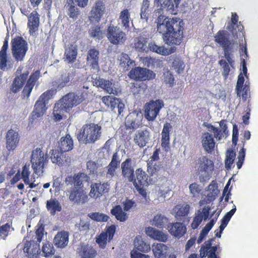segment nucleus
Instances as JSON below:
<instances>
[{
    "label": "nucleus",
    "instance_id": "1",
    "mask_svg": "<svg viewBox=\"0 0 258 258\" xmlns=\"http://www.w3.org/2000/svg\"><path fill=\"white\" fill-rule=\"evenodd\" d=\"M162 13V9L154 12V15L158 16L156 20L157 31L162 35L163 40L167 44H180L182 38V21L176 17H166Z\"/></svg>",
    "mask_w": 258,
    "mask_h": 258
},
{
    "label": "nucleus",
    "instance_id": "2",
    "mask_svg": "<svg viewBox=\"0 0 258 258\" xmlns=\"http://www.w3.org/2000/svg\"><path fill=\"white\" fill-rule=\"evenodd\" d=\"M101 126L98 124H84L77 135V138L82 144L94 143L101 136Z\"/></svg>",
    "mask_w": 258,
    "mask_h": 258
},
{
    "label": "nucleus",
    "instance_id": "3",
    "mask_svg": "<svg viewBox=\"0 0 258 258\" xmlns=\"http://www.w3.org/2000/svg\"><path fill=\"white\" fill-rule=\"evenodd\" d=\"M87 96L86 93H83L81 95L70 93L63 96L58 102L54 105V110L60 112H68L73 107L77 106L85 99Z\"/></svg>",
    "mask_w": 258,
    "mask_h": 258
},
{
    "label": "nucleus",
    "instance_id": "4",
    "mask_svg": "<svg viewBox=\"0 0 258 258\" xmlns=\"http://www.w3.org/2000/svg\"><path fill=\"white\" fill-rule=\"evenodd\" d=\"M198 169L201 182L208 181L211 178L214 169L213 161L206 156H203L198 160Z\"/></svg>",
    "mask_w": 258,
    "mask_h": 258
},
{
    "label": "nucleus",
    "instance_id": "5",
    "mask_svg": "<svg viewBox=\"0 0 258 258\" xmlns=\"http://www.w3.org/2000/svg\"><path fill=\"white\" fill-rule=\"evenodd\" d=\"M47 161V158L40 148L33 150L31 155V162L34 172L38 176L41 175L44 172V165Z\"/></svg>",
    "mask_w": 258,
    "mask_h": 258
},
{
    "label": "nucleus",
    "instance_id": "6",
    "mask_svg": "<svg viewBox=\"0 0 258 258\" xmlns=\"http://www.w3.org/2000/svg\"><path fill=\"white\" fill-rule=\"evenodd\" d=\"M28 49L27 42L21 37L12 41V53L15 59L19 61L23 60Z\"/></svg>",
    "mask_w": 258,
    "mask_h": 258
},
{
    "label": "nucleus",
    "instance_id": "7",
    "mask_svg": "<svg viewBox=\"0 0 258 258\" xmlns=\"http://www.w3.org/2000/svg\"><path fill=\"white\" fill-rule=\"evenodd\" d=\"M164 106L162 100H151L144 106L145 117L148 121H153L156 118L160 110Z\"/></svg>",
    "mask_w": 258,
    "mask_h": 258
},
{
    "label": "nucleus",
    "instance_id": "8",
    "mask_svg": "<svg viewBox=\"0 0 258 258\" xmlns=\"http://www.w3.org/2000/svg\"><path fill=\"white\" fill-rule=\"evenodd\" d=\"M67 195L69 201L74 204H84L88 201L86 192L83 189L76 186H70L67 190Z\"/></svg>",
    "mask_w": 258,
    "mask_h": 258
},
{
    "label": "nucleus",
    "instance_id": "9",
    "mask_svg": "<svg viewBox=\"0 0 258 258\" xmlns=\"http://www.w3.org/2000/svg\"><path fill=\"white\" fill-rule=\"evenodd\" d=\"M207 128L208 132L213 134L217 141L224 142L228 136L227 126L224 120H221L216 125H208Z\"/></svg>",
    "mask_w": 258,
    "mask_h": 258
},
{
    "label": "nucleus",
    "instance_id": "10",
    "mask_svg": "<svg viewBox=\"0 0 258 258\" xmlns=\"http://www.w3.org/2000/svg\"><path fill=\"white\" fill-rule=\"evenodd\" d=\"M50 91L45 92L39 98L35 103L34 109L31 113V118L33 120L42 116L46 111V102L50 99L49 94Z\"/></svg>",
    "mask_w": 258,
    "mask_h": 258
},
{
    "label": "nucleus",
    "instance_id": "11",
    "mask_svg": "<svg viewBox=\"0 0 258 258\" xmlns=\"http://www.w3.org/2000/svg\"><path fill=\"white\" fill-rule=\"evenodd\" d=\"M107 37L110 43L113 44H123L126 40L125 33L119 27L113 25L108 27Z\"/></svg>",
    "mask_w": 258,
    "mask_h": 258
},
{
    "label": "nucleus",
    "instance_id": "12",
    "mask_svg": "<svg viewBox=\"0 0 258 258\" xmlns=\"http://www.w3.org/2000/svg\"><path fill=\"white\" fill-rule=\"evenodd\" d=\"M93 83L94 86L100 87L107 93L117 95L119 92L117 86L114 83L113 80L96 78L93 81Z\"/></svg>",
    "mask_w": 258,
    "mask_h": 258
},
{
    "label": "nucleus",
    "instance_id": "13",
    "mask_svg": "<svg viewBox=\"0 0 258 258\" xmlns=\"http://www.w3.org/2000/svg\"><path fill=\"white\" fill-rule=\"evenodd\" d=\"M89 180V177L85 173L79 172L74 175L66 177L64 182L67 186H76L83 189L84 185Z\"/></svg>",
    "mask_w": 258,
    "mask_h": 258
},
{
    "label": "nucleus",
    "instance_id": "14",
    "mask_svg": "<svg viewBox=\"0 0 258 258\" xmlns=\"http://www.w3.org/2000/svg\"><path fill=\"white\" fill-rule=\"evenodd\" d=\"M121 158L117 152L113 154L111 161L106 167L104 173L106 179L111 180L117 174L116 169L119 166Z\"/></svg>",
    "mask_w": 258,
    "mask_h": 258
},
{
    "label": "nucleus",
    "instance_id": "15",
    "mask_svg": "<svg viewBox=\"0 0 258 258\" xmlns=\"http://www.w3.org/2000/svg\"><path fill=\"white\" fill-rule=\"evenodd\" d=\"M23 69V67L19 66L16 72V77L13 81L11 88L12 91L15 93L21 89L29 74L27 70L22 72Z\"/></svg>",
    "mask_w": 258,
    "mask_h": 258
},
{
    "label": "nucleus",
    "instance_id": "16",
    "mask_svg": "<svg viewBox=\"0 0 258 258\" xmlns=\"http://www.w3.org/2000/svg\"><path fill=\"white\" fill-rule=\"evenodd\" d=\"M129 77L135 80H146L154 78L155 74L150 70L137 67L130 72Z\"/></svg>",
    "mask_w": 258,
    "mask_h": 258
},
{
    "label": "nucleus",
    "instance_id": "17",
    "mask_svg": "<svg viewBox=\"0 0 258 258\" xmlns=\"http://www.w3.org/2000/svg\"><path fill=\"white\" fill-rule=\"evenodd\" d=\"M105 12L104 3L101 1L95 3L92 7L89 15V19L91 22H99Z\"/></svg>",
    "mask_w": 258,
    "mask_h": 258
},
{
    "label": "nucleus",
    "instance_id": "18",
    "mask_svg": "<svg viewBox=\"0 0 258 258\" xmlns=\"http://www.w3.org/2000/svg\"><path fill=\"white\" fill-rule=\"evenodd\" d=\"M115 226L112 225L106 228L105 232H102L96 237V242L100 247L104 248L107 242H109L112 239L115 232Z\"/></svg>",
    "mask_w": 258,
    "mask_h": 258
},
{
    "label": "nucleus",
    "instance_id": "19",
    "mask_svg": "<svg viewBox=\"0 0 258 258\" xmlns=\"http://www.w3.org/2000/svg\"><path fill=\"white\" fill-rule=\"evenodd\" d=\"M143 113L141 111H135L130 113L125 118V126L127 128L136 129L142 124Z\"/></svg>",
    "mask_w": 258,
    "mask_h": 258
},
{
    "label": "nucleus",
    "instance_id": "20",
    "mask_svg": "<svg viewBox=\"0 0 258 258\" xmlns=\"http://www.w3.org/2000/svg\"><path fill=\"white\" fill-rule=\"evenodd\" d=\"M44 237V228L43 227H39L36 231V238L37 239V242L35 244V247H31V244L28 242L25 244V245L23 248L24 252L27 253L29 257H31L34 254L37 253L39 250V243L42 241Z\"/></svg>",
    "mask_w": 258,
    "mask_h": 258
},
{
    "label": "nucleus",
    "instance_id": "21",
    "mask_svg": "<svg viewBox=\"0 0 258 258\" xmlns=\"http://www.w3.org/2000/svg\"><path fill=\"white\" fill-rule=\"evenodd\" d=\"M110 185L107 183H94L91 185V190L89 196L94 199L99 198L104 193L107 192L109 189Z\"/></svg>",
    "mask_w": 258,
    "mask_h": 258
},
{
    "label": "nucleus",
    "instance_id": "22",
    "mask_svg": "<svg viewBox=\"0 0 258 258\" xmlns=\"http://www.w3.org/2000/svg\"><path fill=\"white\" fill-rule=\"evenodd\" d=\"M150 133L147 129L138 131L134 138V141L140 147H145L150 141Z\"/></svg>",
    "mask_w": 258,
    "mask_h": 258
},
{
    "label": "nucleus",
    "instance_id": "23",
    "mask_svg": "<svg viewBox=\"0 0 258 258\" xmlns=\"http://www.w3.org/2000/svg\"><path fill=\"white\" fill-rule=\"evenodd\" d=\"M167 229L171 235L177 238L182 236L186 231V226L180 222L169 223Z\"/></svg>",
    "mask_w": 258,
    "mask_h": 258
},
{
    "label": "nucleus",
    "instance_id": "24",
    "mask_svg": "<svg viewBox=\"0 0 258 258\" xmlns=\"http://www.w3.org/2000/svg\"><path fill=\"white\" fill-rule=\"evenodd\" d=\"M19 142L18 132L14 130H10L6 135V147L9 151L14 150Z\"/></svg>",
    "mask_w": 258,
    "mask_h": 258
},
{
    "label": "nucleus",
    "instance_id": "25",
    "mask_svg": "<svg viewBox=\"0 0 258 258\" xmlns=\"http://www.w3.org/2000/svg\"><path fill=\"white\" fill-rule=\"evenodd\" d=\"M77 251L81 258H94L96 255V250L88 244L81 243Z\"/></svg>",
    "mask_w": 258,
    "mask_h": 258
},
{
    "label": "nucleus",
    "instance_id": "26",
    "mask_svg": "<svg viewBox=\"0 0 258 258\" xmlns=\"http://www.w3.org/2000/svg\"><path fill=\"white\" fill-rule=\"evenodd\" d=\"M122 175L127 179L129 181H133L134 179V168L132 164L130 158L126 159L121 165Z\"/></svg>",
    "mask_w": 258,
    "mask_h": 258
},
{
    "label": "nucleus",
    "instance_id": "27",
    "mask_svg": "<svg viewBox=\"0 0 258 258\" xmlns=\"http://www.w3.org/2000/svg\"><path fill=\"white\" fill-rule=\"evenodd\" d=\"M145 232L146 234L151 238L162 242H165L168 239V235L166 233L152 227L146 228Z\"/></svg>",
    "mask_w": 258,
    "mask_h": 258
},
{
    "label": "nucleus",
    "instance_id": "28",
    "mask_svg": "<svg viewBox=\"0 0 258 258\" xmlns=\"http://www.w3.org/2000/svg\"><path fill=\"white\" fill-rule=\"evenodd\" d=\"M155 2L171 14H176L180 0H155Z\"/></svg>",
    "mask_w": 258,
    "mask_h": 258
},
{
    "label": "nucleus",
    "instance_id": "29",
    "mask_svg": "<svg viewBox=\"0 0 258 258\" xmlns=\"http://www.w3.org/2000/svg\"><path fill=\"white\" fill-rule=\"evenodd\" d=\"M70 77L68 75H61L60 77L56 78L52 82V89L49 94L50 97L52 96L54 91L60 90L66 86L70 82Z\"/></svg>",
    "mask_w": 258,
    "mask_h": 258
},
{
    "label": "nucleus",
    "instance_id": "30",
    "mask_svg": "<svg viewBox=\"0 0 258 258\" xmlns=\"http://www.w3.org/2000/svg\"><path fill=\"white\" fill-rule=\"evenodd\" d=\"M202 146L208 153H211L214 150L215 142L212 135L208 132L204 133L202 134Z\"/></svg>",
    "mask_w": 258,
    "mask_h": 258
},
{
    "label": "nucleus",
    "instance_id": "31",
    "mask_svg": "<svg viewBox=\"0 0 258 258\" xmlns=\"http://www.w3.org/2000/svg\"><path fill=\"white\" fill-rule=\"evenodd\" d=\"M169 248L167 245L163 243H154L152 246V250L155 258H166L167 252H169Z\"/></svg>",
    "mask_w": 258,
    "mask_h": 258
},
{
    "label": "nucleus",
    "instance_id": "32",
    "mask_svg": "<svg viewBox=\"0 0 258 258\" xmlns=\"http://www.w3.org/2000/svg\"><path fill=\"white\" fill-rule=\"evenodd\" d=\"M39 77L40 72L39 71H36L31 75L23 90V93L24 96L28 97L29 96L36 82L39 78Z\"/></svg>",
    "mask_w": 258,
    "mask_h": 258
},
{
    "label": "nucleus",
    "instance_id": "33",
    "mask_svg": "<svg viewBox=\"0 0 258 258\" xmlns=\"http://www.w3.org/2000/svg\"><path fill=\"white\" fill-rule=\"evenodd\" d=\"M136 178L134 177V182L135 186L142 185L143 186H147L151 183L150 180L148 181V175L145 171L139 168L136 171Z\"/></svg>",
    "mask_w": 258,
    "mask_h": 258
},
{
    "label": "nucleus",
    "instance_id": "34",
    "mask_svg": "<svg viewBox=\"0 0 258 258\" xmlns=\"http://www.w3.org/2000/svg\"><path fill=\"white\" fill-rule=\"evenodd\" d=\"M207 188V190L212 191V192L208 194L206 197L200 201L199 204L201 206H208V204L215 199V196L218 194V190L217 189L216 184L213 182L209 184Z\"/></svg>",
    "mask_w": 258,
    "mask_h": 258
},
{
    "label": "nucleus",
    "instance_id": "35",
    "mask_svg": "<svg viewBox=\"0 0 258 258\" xmlns=\"http://www.w3.org/2000/svg\"><path fill=\"white\" fill-rule=\"evenodd\" d=\"M215 41L223 48L231 47V43L229 40V34L225 31H219L215 37Z\"/></svg>",
    "mask_w": 258,
    "mask_h": 258
},
{
    "label": "nucleus",
    "instance_id": "36",
    "mask_svg": "<svg viewBox=\"0 0 258 258\" xmlns=\"http://www.w3.org/2000/svg\"><path fill=\"white\" fill-rule=\"evenodd\" d=\"M31 172L29 170V165H25L23 166L22 171V178L24 183L27 185H29V188H35L38 185L35 184V178L34 176H32L30 178L29 176Z\"/></svg>",
    "mask_w": 258,
    "mask_h": 258
},
{
    "label": "nucleus",
    "instance_id": "37",
    "mask_svg": "<svg viewBox=\"0 0 258 258\" xmlns=\"http://www.w3.org/2000/svg\"><path fill=\"white\" fill-rule=\"evenodd\" d=\"M69 233L67 231L58 232L54 238V245L59 248L66 247L69 242Z\"/></svg>",
    "mask_w": 258,
    "mask_h": 258
},
{
    "label": "nucleus",
    "instance_id": "38",
    "mask_svg": "<svg viewBox=\"0 0 258 258\" xmlns=\"http://www.w3.org/2000/svg\"><path fill=\"white\" fill-rule=\"evenodd\" d=\"M147 39L143 36L136 37L134 39L132 44L133 47L140 52H148L149 48L147 45Z\"/></svg>",
    "mask_w": 258,
    "mask_h": 258
},
{
    "label": "nucleus",
    "instance_id": "39",
    "mask_svg": "<svg viewBox=\"0 0 258 258\" xmlns=\"http://www.w3.org/2000/svg\"><path fill=\"white\" fill-rule=\"evenodd\" d=\"M99 51L95 49H90L87 55V61L94 70L99 71Z\"/></svg>",
    "mask_w": 258,
    "mask_h": 258
},
{
    "label": "nucleus",
    "instance_id": "40",
    "mask_svg": "<svg viewBox=\"0 0 258 258\" xmlns=\"http://www.w3.org/2000/svg\"><path fill=\"white\" fill-rule=\"evenodd\" d=\"M39 24V15L36 11H33L28 18V26L31 34H33L38 29Z\"/></svg>",
    "mask_w": 258,
    "mask_h": 258
},
{
    "label": "nucleus",
    "instance_id": "41",
    "mask_svg": "<svg viewBox=\"0 0 258 258\" xmlns=\"http://www.w3.org/2000/svg\"><path fill=\"white\" fill-rule=\"evenodd\" d=\"M73 141L69 135L60 138L58 143V147L61 152H66L71 151L73 148Z\"/></svg>",
    "mask_w": 258,
    "mask_h": 258
},
{
    "label": "nucleus",
    "instance_id": "42",
    "mask_svg": "<svg viewBox=\"0 0 258 258\" xmlns=\"http://www.w3.org/2000/svg\"><path fill=\"white\" fill-rule=\"evenodd\" d=\"M118 59L120 61L119 66L123 69V71L128 70L135 65V61L131 60L129 56L126 53H122L120 54L118 57Z\"/></svg>",
    "mask_w": 258,
    "mask_h": 258
},
{
    "label": "nucleus",
    "instance_id": "43",
    "mask_svg": "<svg viewBox=\"0 0 258 258\" xmlns=\"http://www.w3.org/2000/svg\"><path fill=\"white\" fill-rule=\"evenodd\" d=\"M131 20V14L128 9H123L120 12L118 22L124 30L128 29L130 27V22Z\"/></svg>",
    "mask_w": 258,
    "mask_h": 258
},
{
    "label": "nucleus",
    "instance_id": "44",
    "mask_svg": "<svg viewBox=\"0 0 258 258\" xmlns=\"http://www.w3.org/2000/svg\"><path fill=\"white\" fill-rule=\"evenodd\" d=\"M122 210V207L120 205L114 207L111 210V213L114 216L115 218L120 222H125L128 217V215Z\"/></svg>",
    "mask_w": 258,
    "mask_h": 258
},
{
    "label": "nucleus",
    "instance_id": "45",
    "mask_svg": "<svg viewBox=\"0 0 258 258\" xmlns=\"http://www.w3.org/2000/svg\"><path fill=\"white\" fill-rule=\"evenodd\" d=\"M63 153V152H61V150L59 151L58 149L51 150L49 154L52 163L57 165L62 164L64 161L66 160Z\"/></svg>",
    "mask_w": 258,
    "mask_h": 258
},
{
    "label": "nucleus",
    "instance_id": "46",
    "mask_svg": "<svg viewBox=\"0 0 258 258\" xmlns=\"http://www.w3.org/2000/svg\"><path fill=\"white\" fill-rule=\"evenodd\" d=\"M190 206L187 204L178 205L173 209L176 218H180L181 217L187 216L189 213Z\"/></svg>",
    "mask_w": 258,
    "mask_h": 258
},
{
    "label": "nucleus",
    "instance_id": "47",
    "mask_svg": "<svg viewBox=\"0 0 258 258\" xmlns=\"http://www.w3.org/2000/svg\"><path fill=\"white\" fill-rule=\"evenodd\" d=\"M134 245L136 249L141 252H148L151 248L150 244L145 242L140 236H137L135 239Z\"/></svg>",
    "mask_w": 258,
    "mask_h": 258
},
{
    "label": "nucleus",
    "instance_id": "48",
    "mask_svg": "<svg viewBox=\"0 0 258 258\" xmlns=\"http://www.w3.org/2000/svg\"><path fill=\"white\" fill-rule=\"evenodd\" d=\"M152 8L150 7L149 0H143L141 7L140 17L146 22L148 21V17Z\"/></svg>",
    "mask_w": 258,
    "mask_h": 258
},
{
    "label": "nucleus",
    "instance_id": "49",
    "mask_svg": "<svg viewBox=\"0 0 258 258\" xmlns=\"http://www.w3.org/2000/svg\"><path fill=\"white\" fill-rule=\"evenodd\" d=\"M8 48V41L6 40L0 51V68L5 70L7 68V50Z\"/></svg>",
    "mask_w": 258,
    "mask_h": 258
},
{
    "label": "nucleus",
    "instance_id": "50",
    "mask_svg": "<svg viewBox=\"0 0 258 258\" xmlns=\"http://www.w3.org/2000/svg\"><path fill=\"white\" fill-rule=\"evenodd\" d=\"M64 55L69 62H73L77 55V47L75 45H71L66 49Z\"/></svg>",
    "mask_w": 258,
    "mask_h": 258
},
{
    "label": "nucleus",
    "instance_id": "51",
    "mask_svg": "<svg viewBox=\"0 0 258 258\" xmlns=\"http://www.w3.org/2000/svg\"><path fill=\"white\" fill-rule=\"evenodd\" d=\"M46 207L52 215H54L56 211H60L61 209L59 202L55 199L47 201Z\"/></svg>",
    "mask_w": 258,
    "mask_h": 258
},
{
    "label": "nucleus",
    "instance_id": "52",
    "mask_svg": "<svg viewBox=\"0 0 258 258\" xmlns=\"http://www.w3.org/2000/svg\"><path fill=\"white\" fill-rule=\"evenodd\" d=\"M148 47L149 48V50H150L153 52H156L157 53L163 55L169 54V50L168 49L164 48L163 46H158L154 42L149 43Z\"/></svg>",
    "mask_w": 258,
    "mask_h": 258
},
{
    "label": "nucleus",
    "instance_id": "53",
    "mask_svg": "<svg viewBox=\"0 0 258 258\" xmlns=\"http://www.w3.org/2000/svg\"><path fill=\"white\" fill-rule=\"evenodd\" d=\"M236 157V153L233 150H228L226 153L225 160V168L228 170L231 168Z\"/></svg>",
    "mask_w": 258,
    "mask_h": 258
},
{
    "label": "nucleus",
    "instance_id": "54",
    "mask_svg": "<svg viewBox=\"0 0 258 258\" xmlns=\"http://www.w3.org/2000/svg\"><path fill=\"white\" fill-rule=\"evenodd\" d=\"M14 229L12 227V224L10 223H7L0 226V240L6 239L7 236Z\"/></svg>",
    "mask_w": 258,
    "mask_h": 258
},
{
    "label": "nucleus",
    "instance_id": "55",
    "mask_svg": "<svg viewBox=\"0 0 258 258\" xmlns=\"http://www.w3.org/2000/svg\"><path fill=\"white\" fill-rule=\"evenodd\" d=\"M236 211L235 205H233V208L223 217L221 224V231H223L224 228L228 224L232 216L234 214Z\"/></svg>",
    "mask_w": 258,
    "mask_h": 258
},
{
    "label": "nucleus",
    "instance_id": "56",
    "mask_svg": "<svg viewBox=\"0 0 258 258\" xmlns=\"http://www.w3.org/2000/svg\"><path fill=\"white\" fill-rule=\"evenodd\" d=\"M162 80L164 83L168 85L169 87H172L174 84V78L172 74L168 69L164 70L162 76Z\"/></svg>",
    "mask_w": 258,
    "mask_h": 258
},
{
    "label": "nucleus",
    "instance_id": "57",
    "mask_svg": "<svg viewBox=\"0 0 258 258\" xmlns=\"http://www.w3.org/2000/svg\"><path fill=\"white\" fill-rule=\"evenodd\" d=\"M89 34L90 37L100 39L103 37V32L101 30V27L98 25L92 26L89 30Z\"/></svg>",
    "mask_w": 258,
    "mask_h": 258
},
{
    "label": "nucleus",
    "instance_id": "58",
    "mask_svg": "<svg viewBox=\"0 0 258 258\" xmlns=\"http://www.w3.org/2000/svg\"><path fill=\"white\" fill-rule=\"evenodd\" d=\"M89 217L92 220L99 222H106L109 219L107 215L99 212L91 213Z\"/></svg>",
    "mask_w": 258,
    "mask_h": 258
},
{
    "label": "nucleus",
    "instance_id": "59",
    "mask_svg": "<svg viewBox=\"0 0 258 258\" xmlns=\"http://www.w3.org/2000/svg\"><path fill=\"white\" fill-rule=\"evenodd\" d=\"M167 222V219L161 215H156L153 220L152 224L158 228H162L164 224Z\"/></svg>",
    "mask_w": 258,
    "mask_h": 258
},
{
    "label": "nucleus",
    "instance_id": "60",
    "mask_svg": "<svg viewBox=\"0 0 258 258\" xmlns=\"http://www.w3.org/2000/svg\"><path fill=\"white\" fill-rule=\"evenodd\" d=\"M42 250L45 256H49L54 252L52 244L47 241L43 244Z\"/></svg>",
    "mask_w": 258,
    "mask_h": 258
},
{
    "label": "nucleus",
    "instance_id": "61",
    "mask_svg": "<svg viewBox=\"0 0 258 258\" xmlns=\"http://www.w3.org/2000/svg\"><path fill=\"white\" fill-rule=\"evenodd\" d=\"M238 21V17L236 13H232V17H231V24L227 27V29H228L229 31H231L232 34L234 35L235 33V26L237 24V22Z\"/></svg>",
    "mask_w": 258,
    "mask_h": 258
},
{
    "label": "nucleus",
    "instance_id": "62",
    "mask_svg": "<svg viewBox=\"0 0 258 258\" xmlns=\"http://www.w3.org/2000/svg\"><path fill=\"white\" fill-rule=\"evenodd\" d=\"M219 63L223 69L222 75L226 79L230 70L229 64L224 59L220 60Z\"/></svg>",
    "mask_w": 258,
    "mask_h": 258
},
{
    "label": "nucleus",
    "instance_id": "63",
    "mask_svg": "<svg viewBox=\"0 0 258 258\" xmlns=\"http://www.w3.org/2000/svg\"><path fill=\"white\" fill-rule=\"evenodd\" d=\"M161 147L165 151L167 152L170 149L169 136H161Z\"/></svg>",
    "mask_w": 258,
    "mask_h": 258
},
{
    "label": "nucleus",
    "instance_id": "64",
    "mask_svg": "<svg viewBox=\"0 0 258 258\" xmlns=\"http://www.w3.org/2000/svg\"><path fill=\"white\" fill-rule=\"evenodd\" d=\"M67 7L68 9V15L70 17L73 19H76L79 14L78 8L72 5H70L69 4Z\"/></svg>",
    "mask_w": 258,
    "mask_h": 258
}]
</instances>
